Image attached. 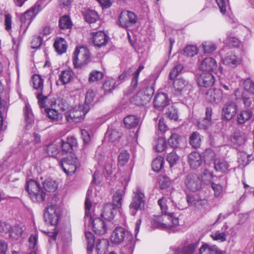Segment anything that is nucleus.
Masks as SVG:
<instances>
[{"label":"nucleus","mask_w":254,"mask_h":254,"mask_svg":"<svg viewBox=\"0 0 254 254\" xmlns=\"http://www.w3.org/2000/svg\"><path fill=\"white\" fill-rule=\"evenodd\" d=\"M54 47L59 54L62 55L66 52L67 44L64 39L58 37L55 40Z\"/></svg>","instance_id":"28"},{"label":"nucleus","mask_w":254,"mask_h":254,"mask_svg":"<svg viewBox=\"0 0 254 254\" xmlns=\"http://www.w3.org/2000/svg\"><path fill=\"white\" fill-rule=\"evenodd\" d=\"M30 142L31 144V147H34V149L38 147L41 144L40 135L37 133H34L31 137Z\"/></svg>","instance_id":"57"},{"label":"nucleus","mask_w":254,"mask_h":254,"mask_svg":"<svg viewBox=\"0 0 254 254\" xmlns=\"http://www.w3.org/2000/svg\"><path fill=\"white\" fill-rule=\"evenodd\" d=\"M179 158V157L176 154V152L173 151L167 155V161L170 164V166H172L176 163Z\"/></svg>","instance_id":"61"},{"label":"nucleus","mask_w":254,"mask_h":254,"mask_svg":"<svg viewBox=\"0 0 254 254\" xmlns=\"http://www.w3.org/2000/svg\"><path fill=\"white\" fill-rule=\"evenodd\" d=\"M124 124L127 128L136 127L139 124V119L135 116L129 115L124 119Z\"/></svg>","instance_id":"36"},{"label":"nucleus","mask_w":254,"mask_h":254,"mask_svg":"<svg viewBox=\"0 0 254 254\" xmlns=\"http://www.w3.org/2000/svg\"><path fill=\"white\" fill-rule=\"evenodd\" d=\"M47 0H38L30 9L37 15L46 6Z\"/></svg>","instance_id":"41"},{"label":"nucleus","mask_w":254,"mask_h":254,"mask_svg":"<svg viewBox=\"0 0 254 254\" xmlns=\"http://www.w3.org/2000/svg\"><path fill=\"white\" fill-rule=\"evenodd\" d=\"M90 61L89 50L84 46L77 47L74 52L73 62L75 66L81 67Z\"/></svg>","instance_id":"6"},{"label":"nucleus","mask_w":254,"mask_h":254,"mask_svg":"<svg viewBox=\"0 0 254 254\" xmlns=\"http://www.w3.org/2000/svg\"><path fill=\"white\" fill-rule=\"evenodd\" d=\"M198 244L196 240H187L176 249L175 254H193Z\"/></svg>","instance_id":"13"},{"label":"nucleus","mask_w":254,"mask_h":254,"mask_svg":"<svg viewBox=\"0 0 254 254\" xmlns=\"http://www.w3.org/2000/svg\"><path fill=\"white\" fill-rule=\"evenodd\" d=\"M108 41V37L102 31L97 32L93 36V43L98 47L105 46Z\"/></svg>","instance_id":"23"},{"label":"nucleus","mask_w":254,"mask_h":254,"mask_svg":"<svg viewBox=\"0 0 254 254\" xmlns=\"http://www.w3.org/2000/svg\"><path fill=\"white\" fill-rule=\"evenodd\" d=\"M167 199L165 197H162L158 200L162 215L154 216L151 225L154 228L166 230L169 232H174V228L179 225V220L173 213L167 212Z\"/></svg>","instance_id":"1"},{"label":"nucleus","mask_w":254,"mask_h":254,"mask_svg":"<svg viewBox=\"0 0 254 254\" xmlns=\"http://www.w3.org/2000/svg\"><path fill=\"white\" fill-rule=\"evenodd\" d=\"M25 119L27 124H31L34 121L33 115L29 105L25 106L24 109Z\"/></svg>","instance_id":"52"},{"label":"nucleus","mask_w":254,"mask_h":254,"mask_svg":"<svg viewBox=\"0 0 254 254\" xmlns=\"http://www.w3.org/2000/svg\"><path fill=\"white\" fill-rule=\"evenodd\" d=\"M106 137L111 142L118 140L121 137V134L116 130H108Z\"/></svg>","instance_id":"48"},{"label":"nucleus","mask_w":254,"mask_h":254,"mask_svg":"<svg viewBox=\"0 0 254 254\" xmlns=\"http://www.w3.org/2000/svg\"><path fill=\"white\" fill-rule=\"evenodd\" d=\"M134 193L132 201L129 205L130 213L133 216L136 214L139 209L144 207L145 204L144 194L141 189L137 188Z\"/></svg>","instance_id":"8"},{"label":"nucleus","mask_w":254,"mask_h":254,"mask_svg":"<svg viewBox=\"0 0 254 254\" xmlns=\"http://www.w3.org/2000/svg\"><path fill=\"white\" fill-rule=\"evenodd\" d=\"M103 77V74L102 72L94 70L90 72L88 81L90 83L94 82L101 80Z\"/></svg>","instance_id":"50"},{"label":"nucleus","mask_w":254,"mask_h":254,"mask_svg":"<svg viewBox=\"0 0 254 254\" xmlns=\"http://www.w3.org/2000/svg\"><path fill=\"white\" fill-rule=\"evenodd\" d=\"M166 146V142L165 139L163 137L158 138L156 144L154 145V148L156 151L161 152L163 151Z\"/></svg>","instance_id":"53"},{"label":"nucleus","mask_w":254,"mask_h":254,"mask_svg":"<svg viewBox=\"0 0 254 254\" xmlns=\"http://www.w3.org/2000/svg\"><path fill=\"white\" fill-rule=\"evenodd\" d=\"M129 154L127 151H122L118 157L119 164L121 166L125 165L128 161Z\"/></svg>","instance_id":"54"},{"label":"nucleus","mask_w":254,"mask_h":254,"mask_svg":"<svg viewBox=\"0 0 254 254\" xmlns=\"http://www.w3.org/2000/svg\"><path fill=\"white\" fill-rule=\"evenodd\" d=\"M244 85L246 91L254 95V80L248 78L245 80Z\"/></svg>","instance_id":"55"},{"label":"nucleus","mask_w":254,"mask_h":254,"mask_svg":"<svg viewBox=\"0 0 254 254\" xmlns=\"http://www.w3.org/2000/svg\"><path fill=\"white\" fill-rule=\"evenodd\" d=\"M252 116V113L250 110H244L237 115V123L239 124H244L250 120Z\"/></svg>","instance_id":"35"},{"label":"nucleus","mask_w":254,"mask_h":254,"mask_svg":"<svg viewBox=\"0 0 254 254\" xmlns=\"http://www.w3.org/2000/svg\"><path fill=\"white\" fill-rule=\"evenodd\" d=\"M181 141V137L177 134H172L168 139V143L173 148H177Z\"/></svg>","instance_id":"46"},{"label":"nucleus","mask_w":254,"mask_h":254,"mask_svg":"<svg viewBox=\"0 0 254 254\" xmlns=\"http://www.w3.org/2000/svg\"><path fill=\"white\" fill-rule=\"evenodd\" d=\"M164 114L166 117L170 120L176 121L178 118L177 110L173 106H169Z\"/></svg>","instance_id":"42"},{"label":"nucleus","mask_w":254,"mask_h":254,"mask_svg":"<svg viewBox=\"0 0 254 254\" xmlns=\"http://www.w3.org/2000/svg\"><path fill=\"white\" fill-rule=\"evenodd\" d=\"M212 114V109L207 108L205 111V117L202 120L198 122L197 126L199 128L206 130L211 127L212 124L211 120Z\"/></svg>","instance_id":"20"},{"label":"nucleus","mask_w":254,"mask_h":254,"mask_svg":"<svg viewBox=\"0 0 254 254\" xmlns=\"http://www.w3.org/2000/svg\"><path fill=\"white\" fill-rule=\"evenodd\" d=\"M199 254H224L215 246H209L207 244L203 245L199 249Z\"/></svg>","instance_id":"29"},{"label":"nucleus","mask_w":254,"mask_h":254,"mask_svg":"<svg viewBox=\"0 0 254 254\" xmlns=\"http://www.w3.org/2000/svg\"><path fill=\"white\" fill-rule=\"evenodd\" d=\"M185 185L187 190L195 192L201 188V181L196 174H189L185 180Z\"/></svg>","instance_id":"11"},{"label":"nucleus","mask_w":254,"mask_h":254,"mask_svg":"<svg viewBox=\"0 0 254 254\" xmlns=\"http://www.w3.org/2000/svg\"><path fill=\"white\" fill-rule=\"evenodd\" d=\"M189 86L188 81L183 78H179L174 82V94L176 96L183 95L188 89Z\"/></svg>","instance_id":"15"},{"label":"nucleus","mask_w":254,"mask_h":254,"mask_svg":"<svg viewBox=\"0 0 254 254\" xmlns=\"http://www.w3.org/2000/svg\"><path fill=\"white\" fill-rule=\"evenodd\" d=\"M214 82L215 78L211 73L202 72L197 77V83L200 87H209Z\"/></svg>","instance_id":"18"},{"label":"nucleus","mask_w":254,"mask_h":254,"mask_svg":"<svg viewBox=\"0 0 254 254\" xmlns=\"http://www.w3.org/2000/svg\"><path fill=\"white\" fill-rule=\"evenodd\" d=\"M32 81L34 89L42 91L43 88V79L39 75L35 74L33 76Z\"/></svg>","instance_id":"40"},{"label":"nucleus","mask_w":254,"mask_h":254,"mask_svg":"<svg viewBox=\"0 0 254 254\" xmlns=\"http://www.w3.org/2000/svg\"><path fill=\"white\" fill-rule=\"evenodd\" d=\"M85 19L87 22L92 23L95 22L99 19V15L95 11L89 10L85 14Z\"/></svg>","instance_id":"39"},{"label":"nucleus","mask_w":254,"mask_h":254,"mask_svg":"<svg viewBox=\"0 0 254 254\" xmlns=\"http://www.w3.org/2000/svg\"><path fill=\"white\" fill-rule=\"evenodd\" d=\"M60 215V208L55 204H51L46 207L44 213V217L48 223L52 225H55L58 222Z\"/></svg>","instance_id":"7"},{"label":"nucleus","mask_w":254,"mask_h":254,"mask_svg":"<svg viewBox=\"0 0 254 254\" xmlns=\"http://www.w3.org/2000/svg\"><path fill=\"white\" fill-rule=\"evenodd\" d=\"M117 213L116 209L111 203L106 204L103 207L101 216L106 220H110L113 219Z\"/></svg>","instance_id":"24"},{"label":"nucleus","mask_w":254,"mask_h":254,"mask_svg":"<svg viewBox=\"0 0 254 254\" xmlns=\"http://www.w3.org/2000/svg\"><path fill=\"white\" fill-rule=\"evenodd\" d=\"M202 136L197 131L192 132L190 136V144L194 148H198L201 143Z\"/></svg>","instance_id":"30"},{"label":"nucleus","mask_w":254,"mask_h":254,"mask_svg":"<svg viewBox=\"0 0 254 254\" xmlns=\"http://www.w3.org/2000/svg\"><path fill=\"white\" fill-rule=\"evenodd\" d=\"M223 61L224 64L230 67L235 68L241 63L242 60L240 58L231 54L226 57Z\"/></svg>","instance_id":"26"},{"label":"nucleus","mask_w":254,"mask_h":254,"mask_svg":"<svg viewBox=\"0 0 254 254\" xmlns=\"http://www.w3.org/2000/svg\"><path fill=\"white\" fill-rule=\"evenodd\" d=\"M22 228L19 226H15L10 232V236L13 240H18L22 236Z\"/></svg>","instance_id":"45"},{"label":"nucleus","mask_w":254,"mask_h":254,"mask_svg":"<svg viewBox=\"0 0 254 254\" xmlns=\"http://www.w3.org/2000/svg\"><path fill=\"white\" fill-rule=\"evenodd\" d=\"M201 157L200 154L196 151H193L188 156V162L192 169H195L201 163Z\"/></svg>","instance_id":"21"},{"label":"nucleus","mask_w":254,"mask_h":254,"mask_svg":"<svg viewBox=\"0 0 254 254\" xmlns=\"http://www.w3.org/2000/svg\"><path fill=\"white\" fill-rule=\"evenodd\" d=\"M187 201L190 205L200 207L207 203V200L200 197L197 193H190L187 194Z\"/></svg>","instance_id":"19"},{"label":"nucleus","mask_w":254,"mask_h":254,"mask_svg":"<svg viewBox=\"0 0 254 254\" xmlns=\"http://www.w3.org/2000/svg\"><path fill=\"white\" fill-rule=\"evenodd\" d=\"M36 16V15L30 8L26 11L20 17V21L22 23L21 26H23L25 29H27Z\"/></svg>","instance_id":"22"},{"label":"nucleus","mask_w":254,"mask_h":254,"mask_svg":"<svg viewBox=\"0 0 254 254\" xmlns=\"http://www.w3.org/2000/svg\"><path fill=\"white\" fill-rule=\"evenodd\" d=\"M183 66L181 64H177L170 71L169 73V78L171 80H174L182 71L183 69Z\"/></svg>","instance_id":"56"},{"label":"nucleus","mask_w":254,"mask_h":254,"mask_svg":"<svg viewBox=\"0 0 254 254\" xmlns=\"http://www.w3.org/2000/svg\"><path fill=\"white\" fill-rule=\"evenodd\" d=\"M89 110L88 105H82L69 109L65 113V117L69 123H78L83 120Z\"/></svg>","instance_id":"4"},{"label":"nucleus","mask_w":254,"mask_h":254,"mask_svg":"<svg viewBox=\"0 0 254 254\" xmlns=\"http://www.w3.org/2000/svg\"><path fill=\"white\" fill-rule=\"evenodd\" d=\"M200 48H202L204 53L210 54L214 52L217 49L216 44L211 41H204L202 42Z\"/></svg>","instance_id":"32"},{"label":"nucleus","mask_w":254,"mask_h":254,"mask_svg":"<svg viewBox=\"0 0 254 254\" xmlns=\"http://www.w3.org/2000/svg\"><path fill=\"white\" fill-rule=\"evenodd\" d=\"M214 165L216 171L221 172H225L229 166L228 163L223 159H215Z\"/></svg>","instance_id":"37"},{"label":"nucleus","mask_w":254,"mask_h":254,"mask_svg":"<svg viewBox=\"0 0 254 254\" xmlns=\"http://www.w3.org/2000/svg\"><path fill=\"white\" fill-rule=\"evenodd\" d=\"M79 166V163L68 165L67 163L65 166H62L63 171L67 174L72 175L75 172L76 169Z\"/></svg>","instance_id":"51"},{"label":"nucleus","mask_w":254,"mask_h":254,"mask_svg":"<svg viewBox=\"0 0 254 254\" xmlns=\"http://www.w3.org/2000/svg\"><path fill=\"white\" fill-rule=\"evenodd\" d=\"M95 158L99 164H102L106 161L105 153L101 148H98L96 150Z\"/></svg>","instance_id":"58"},{"label":"nucleus","mask_w":254,"mask_h":254,"mask_svg":"<svg viewBox=\"0 0 254 254\" xmlns=\"http://www.w3.org/2000/svg\"><path fill=\"white\" fill-rule=\"evenodd\" d=\"M72 24L69 16L64 15L59 20V26L61 29H69Z\"/></svg>","instance_id":"43"},{"label":"nucleus","mask_w":254,"mask_h":254,"mask_svg":"<svg viewBox=\"0 0 254 254\" xmlns=\"http://www.w3.org/2000/svg\"><path fill=\"white\" fill-rule=\"evenodd\" d=\"M92 190H87L85 201L84 225L85 227H92L94 232L99 235L105 234L108 230V226L105 222L99 218L92 220L90 209L92 207L91 194Z\"/></svg>","instance_id":"2"},{"label":"nucleus","mask_w":254,"mask_h":254,"mask_svg":"<svg viewBox=\"0 0 254 254\" xmlns=\"http://www.w3.org/2000/svg\"><path fill=\"white\" fill-rule=\"evenodd\" d=\"M26 189L32 201L40 202L45 200L46 193L41 189L39 184L35 180L27 179Z\"/></svg>","instance_id":"3"},{"label":"nucleus","mask_w":254,"mask_h":254,"mask_svg":"<svg viewBox=\"0 0 254 254\" xmlns=\"http://www.w3.org/2000/svg\"><path fill=\"white\" fill-rule=\"evenodd\" d=\"M164 164V159L161 156L157 157L152 163V168L154 171L159 172L162 168Z\"/></svg>","instance_id":"44"},{"label":"nucleus","mask_w":254,"mask_h":254,"mask_svg":"<svg viewBox=\"0 0 254 254\" xmlns=\"http://www.w3.org/2000/svg\"><path fill=\"white\" fill-rule=\"evenodd\" d=\"M85 236L88 244V249L92 250L94 247L95 241L93 234L90 232H85Z\"/></svg>","instance_id":"60"},{"label":"nucleus","mask_w":254,"mask_h":254,"mask_svg":"<svg viewBox=\"0 0 254 254\" xmlns=\"http://www.w3.org/2000/svg\"><path fill=\"white\" fill-rule=\"evenodd\" d=\"M170 100L166 93H159L156 95L154 99V105L155 108L162 110L170 103Z\"/></svg>","instance_id":"17"},{"label":"nucleus","mask_w":254,"mask_h":254,"mask_svg":"<svg viewBox=\"0 0 254 254\" xmlns=\"http://www.w3.org/2000/svg\"><path fill=\"white\" fill-rule=\"evenodd\" d=\"M45 112L47 116L54 123L60 124L63 120V116L56 110L53 109L46 108Z\"/></svg>","instance_id":"27"},{"label":"nucleus","mask_w":254,"mask_h":254,"mask_svg":"<svg viewBox=\"0 0 254 254\" xmlns=\"http://www.w3.org/2000/svg\"><path fill=\"white\" fill-rule=\"evenodd\" d=\"M198 53V49L196 46L189 45L184 50V54L188 57H193Z\"/></svg>","instance_id":"49"},{"label":"nucleus","mask_w":254,"mask_h":254,"mask_svg":"<svg viewBox=\"0 0 254 254\" xmlns=\"http://www.w3.org/2000/svg\"><path fill=\"white\" fill-rule=\"evenodd\" d=\"M199 62L198 68L203 71L211 73L215 72L217 69V62L213 58H206Z\"/></svg>","instance_id":"14"},{"label":"nucleus","mask_w":254,"mask_h":254,"mask_svg":"<svg viewBox=\"0 0 254 254\" xmlns=\"http://www.w3.org/2000/svg\"><path fill=\"white\" fill-rule=\"evenodd\" d=\"M238 106L233 101H228L225 103L222 107L221 118L225 121H230L237 114Z\"/></svg>","instance_id":"9"},{"label":"nucleus","mask_w":254,"mask_h":254,"mask_svg":"<svg viewBox=\"0 0 254 254\" xmlns=\"http://www.w3.org/2000/svg\"><path fill=\"white\" fill-rule=\"evenodd\" d=\"M67 163L68 165L72 164H78L79 163V161L76 157L74 156H69L66 158H64L61 161V166H65V164Z\"/></svg>","instance_id":"63"},{"label":"nucleus","mask_w":254,"mask_h":254,"mask_svg":"<svg viewBox=\"0 0 254 254\" xmlns=\"http://www.w3.org/2000/svg\"><path fill=\"white\" fill-rule=\"evenodd\" d=\"M74 73L70 69L62 71L60 75L59 79L62 84L64 85L69 82L73 77Z\"/></svg>","instance_id":"31"},{"label":"nucleus","mask_w":254,"mask_h":254,"mask_svg":"<svg viewBox=\"0 0 254 254\" xmlns=\"http://www.w3.org/2000/svg\"><path fill=\"white\" fill-rule=\"evenodd\" d=\"M125 191L123 190H118L114 194L113 198L114 207L120 208L122 206V200L124 195Z\"/></svg>","instance_id":"34"},{"label":"nucleus","mask_w":254,"mask_h":254,"mask_svg":"<svg viewBox=\"0 0 254 254\" xmlns=\"http://www.w3.org/2000/svg\"><path fill=\"white\" fill-rule=\"evenodd\" d=\"M251 156L245 152H241L238 154V162L240 165L245 166L249 163V157Z\"/></svg>","instance_id":"47"},{"label":"nucleus","mask_w":254,"mask_h":254,"mask_svg":"<svg viewBox=\"0 0 254 254\" xmlns=\"http://www.w3.org/2000/svg\"><path fill=\"white\" fill-rule=\"evenodd\" d=\"M43 186L45 190L48 192H54L58 188L56 182L51 179L45 180L43 183Z\"/></svg>","instance_id":"38"},{"label":"nucleus","mask_w":254,"mask_h":254,"mask_svg":"<svg viewBox=\"0 0 254 254\" xmlns=\"http://www.w3.org/2000/svg\"><path fill=\"white\" fill-rule=\"evenodd\" d=\"M153 92L151 87L146 88L145 91H140L134 96L132 102L137 106L144 105L150 100Z\"/></svg>","instance_id":"12"},{"label":"nucleus","mask_w":254,"mask_h":254,"mask_svg":"<svg viewBox=\"0 0 254 254\" xmlns=\"http://www.w3.org/2000/svg\"><path fill=\"white\" fill-rule=\"evenodd\" d=\"M159 184L161 189H165L171 185V181L169 177L166 176H160Z\"/></svg>","instance_id":"59"},{"label":"nucleus","mask_w":254,"mask_h":254,"mask_svg":"<svg viewBox=\"0 0 254 254\" xmlns=\"http://www.w3.org/2000/svg\"><path fill=\"white\" fill-rule=\"evenodd\" d=\"M38 242V234L37 233L32 234L28 239V246L30 249H34Z\"/></svg>","instance_id":"62"},{"label":"nucleus","mask_w":254,"mask_h":254,"mask_svg":"<svg viewBox=\"0 0 254 254\" xmlns=\"http://www.w3.org/2000/svg\"><path fill=\"white\" fill-rule=\"evenodd\" d=\"M110 239L112 243L116 244H120L126 240L128 242L127 245L129 248H131L133 246L132 235L122 227L115 228L112 233Z\"/></svg>","instance_id":"5"},{"label":"nucleus","mask_w":254,"mask_h":254,"mask_svg":"<svg viewBox=\"0 0 254 254\" xmlns=\"http://www.w3.org/2000/svg\"><path fill=\"white\" fill-rule=\"evenodd\" d=\"M137 20V17L133 12L123 11L120 15L118 22L121 27L127 28L136 23Z\"/></svg>","instance_id":"10"},{"label":"nucleus","mask_w":254,"mask_h":254,"mask_svg":"<svg viewBox=\"0 0 254 254\" xmlns=\"http://www.w3.org/2000/svg\"><path fill=\"white\" fill-rule=\"evenodd\" d=\"M211 237L213 240L219 241L221 242H224L226 240L225 233L219 231L213 233L211 235Z\"/></svg>","instance_id":"64"},{"label":"nucleus","mask_w":254,"mask_h":254,"mask_svg":"<svg viewBox=\"0 0 254 254\" xmlns=\"http://www.w3.org/2000/svg\"><path fill=\"white\" fill-rule=\"evenodd\" d=\"M115 164V162L112 157H107L105 162L101 164L104 167L103 173L108 175L111 174L113 173Z\"/></svg>","instance_id":"33"},{"label":"nucleus","mask_w":254,"mask_h":254,"mask_svg":"<svg viewBox=\"0 0 254 254\" xmlns=\"http://www.w3.org/2000/svg\"><path fill=\"white\" fill-rule=\"evenodd\" d=\"M223 97L222 91L218 88L209 89L206 93V99L211 103H220Z\"/></svg>","instance_id":"16"},{"label":"nucleus","mask_w":254,"mask_h":254,"mask_svg":"<svg viewBox=\"0 0 254 254\" xmlns=\"http://www.w3.org/2000/svg\"><path fill=\"white\" fill-rule=\"evenodd\" d=\"M118 84L115 79L109 77L107 78L103 82L102 89L105 94L111 93L117 87Z\"/></svg>","instance_id":"25"}]
</instances>
